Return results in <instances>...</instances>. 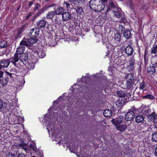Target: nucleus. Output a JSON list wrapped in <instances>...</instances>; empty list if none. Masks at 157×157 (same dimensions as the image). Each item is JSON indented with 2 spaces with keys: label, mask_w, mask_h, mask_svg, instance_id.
I'll use <instances>...</instances> for the list:
<instances>
[{
  "label": "nucleus",
  "mask_w": 157,
  "mask_h": 157,
  "mask_svg": "<svg viewBox=\"0 0 157 157\" xmlns=\"http://www.w3.org/2000/svg\"><path fill=\"white\" fill-rule=\"evenodd\" d=\"M6 157H16L15 155L11 153H9L6 155Z\"/></svg>",
  "instance_id": "603ef678"
},
{
  "label": "nucleus",
  "mask_w": 157,
  "mask_h": 157,
  "mask_svg": "<svg viewBox=\"0 0 157 157\" xmlns=\"http://www.w3.org/2000/svg\"><path fill=\"white\" fill-rule=\"evenodd\" d=\"M151 53L154 54H156V53H157V45H153L151 49Z\"/></svg>",
  "instance_id": "c9c22d12"
},
{
  "label": "nucleus",
  "mask_w": 157,
  "mask_h": 157,
  "mask_svg": "<svg viewBox=\"0 0 157 157\" xmlns=\"http://www.w3.org/2000/svg\"><path fill=\"white\" fill-rule=\"evenodd\" d=\"M126 78L130 81H133L134 78L133 75L132 74H129L126 75Z\"/></svg>",
  "instance_id": "473e14b6"
},
{
  "label": "nucleus",
  "mask_w": 157,
  "mask_h": 157,
  "mask_svg": "<svg viewBox=\"0 0 157 157\" xmlns=\"http://www.w3.org/2000/svg\"><path fill=\"white\" fill-rule=\"evenodd\" d=\"M154 126L155 128H157V121H156L154 123Z\"/></svg>",
  "instance_id": "680f3d73"
},
{
  "label": "nucleus",
  "mask_w": 157,
  "mask_h": 157,
  "mask_svg": "<svg viewBox=\"0 0 157 157\" xmlns=\"http://www.w3.org/2000/svg\"><path fill=\"white\" fill-rule=\"evenodd\" d=\"M128 63L129 65L127 66L126 69L128 71L132 72L135 68V59L133 56L129 58Z\"/></svg>",
  "instance_id": "f03ea898"
},
{
  "label": "nucleus",
  "mask_w": 157,
  "mask_h": 157,
  "mask_svg": "<svg viewBox=\"0 0 157 157\" xmlns=\"http://www.w3.org/2000/svg\"><path fill=\"white\" fill-rule=\"evenodd\" d=\"M21 70V69L20 68L16 65L14 67L10 69L9 71L13 75H15L20 72Z\"/></svg>",
  "instance_id": "f3484780"
},
{
  "label": "nucleus",
  "mask_w": 157,
  "mask_h": 157,
  "mask_svg": "<svg viewBox=\"0 0 157 157\" xmlns=\"http://www.w3.org/2000/svg\"><path fill=\"white\" fill-rule=\"evenodd\" d=\"M124 118V117L123 116H120L115 119H113L112 121L113 124L117 125L121 123L123 120Z\"/></svg>",
  "instance_id": "1a4fd4ad"
},
{
  "label": "nucleus",
  "mask_w": 157,
  "mask_h": 157,
  "mask_svg": "<svg viewBox=\"0 0 157 157\" xmlns=\"http://www.w3.org/2000/svg\"><path fill=\"white\" fill-rule=\"evenodd\" d=\"M134 83L133 81H127L125 83L126 88H130L132 87Z\"/></svg>",
  "instance_id": "7c9ffc66"
},
{
  "label": "nucleus",
  "mask_w": 157,
  "mask_h": 157,
  "mask_svg": "<svg viewBox=\"0 0 157 157\" xmlns=\"http://www.w3.org/2000/svg\"><path fill=\"white\" fill-rule=\"evenodd\" d=\"M90 8L95 12H101L104 9L105 5L100 0H91L90 2Z\"/></svg>",
  "instance_id": "f257e3e1"
},
{
  "label": "nucleus",
  "mask_w": 157,
  "mask_h": 157,
  "mask_svg": "<svg viewBox=\"0 0 157 157\" xmlns=\"http://www.w3.org/2000/svg\"><path fill=\"white\" fill-rule=\"evenodd\" d=\"M133 13H132V15L133 14V16H134L135 17H136V13L135 11L133 10Z\"/></svg>",
  "instance_id": "052dcab7"
},
{
  "label": "nucleus",
  "mask_w": 157,
  "mask_h": 157,
  "mask_svg": "<svg viewBox=\"0 0 157 157\" xmlns=\"http://www.w3.org/2000/svg\"><path fill=\"white\" fill-rule=\"evenodd\" d=\"M56 6V4L55 3H52V4H50L49 5L48 8V7H54Z\"/></svg>",
  "instance_id": "4d7b16f0"
},
{
  "label": "nucleus",
  "mask_w": 157,
  "mask_h": 157,
  "mask_svg": "<svg viewBox=\"0 0 157 157\" xmlns=\"http://www.w3.org/2000/svg\"><path fill=\"white\" fill-rule=\"evenodd\" d=\"M7 106V104L5 102H2L0 99V109L3 108H6Z\"/></svg>",
  "instance_id": "e433bc0d"
},
{
  "label": "nucleus",
  "mask_w": 157,
  "mask_h": 157,
  "mask_svg": "<svg viewBox=\"0 0 157 157\" xmlns=\"http://www.w3.org/2000/svg\"><path fill=\"white\" fill-rule=\"evenodd\" d=\"M74 9L76 10L78 14H81L83 12V9L81 7L78 6L77 9H76L75 8H74Z\"/></svg>",
  "instance_id": "f704fd0d"
},
{
  "label": "nucleus",
  "mask_w": 157,
  "mask_h": 157,
  "mask_svg": "<svg viewBox=\"0 0 157 157\" xmlns=\"http://www.w3.org/2000/svg\"><path fill=\"white\" fill-rule=\"evenodd\" d=\"M109 6L111 8H114L115 7L114 6V4L112 2H110L109 3Z\"/></svg>",
  "instance_id": "5fc2aeb1"
},
{
  "label": "nucleus",
  "mask_w": 157,
  "mask_h": 157,
  "mask_svg": "<svg viewBox=\"0 0 157 157\" xmlns=\"http://www.w3.org/2000/svg\"><path fill=\"white\" fill-rule=\"evenodd\" d=\"M19 59L18 55L15 53L14 56L9 59L11 63L16 66L17 64L16 63L18 61Z\"/></svg>",
  "instance_id": "ddd939ff"
},
{
  "label": "nucleus",
  "mask_w": 157,
  "mask_h": 157,
  "mask_svg": "<svg viewBox=\"0 0 157 157\" xmlns=\"http://www.w3.org/2000/svg\"><path fill=\"white\" fill-rule=\"evenodd\" d=\"M17 157H26L25 155L22 153H19Z\"/></svg>",
  "instance_id": "864d4df0"
},
{
  "label": "nucleus",
  "mask_w": 157,
  "mask_h": 157,
  "mask_svg": "<svg viewBox=\"0 0 157 157\" xmlns=\"http://www.w3.org/2000/svg\"><path fill=\"white\" fill-rule=\"evenodd\" d=\"M113 13L114 16L116 18L119 19L118 21L119 22H125L126 21L125 17L123 14L121 13L120 12L116 11H113Z\"/></svg>",
  "instance_id": "20e7f679"
},
{
  "label": "nucleus",
  "mask_w": 157,
  "mask_h": 157,
  "mask_svg": "<svg viewBox=\"0 0 157 157\" xmlns=\"http://www.w3.org/2000/svg\"><path fill=\"white\" fill-rule=\"evenodd\" d=\"M30 38H27V41L28 43L30 44H34L37 42L38 40L34 38V37H32L31 36H30Z\"/></svg>",
  "instance_id": "cd10ccee"
},
{
  "label": "nucleus",
  "mask_w": 157,
  "mask_h": 157,
  "mask_svg": "<svg viewBox=\"0 0 157 157\" xmlns=\"http://www.w3.org/2000/svg\"><path fill=\"white\" fill-rule=\"evenodd\" d=\"M103 115L105 117H109L112 116V112L109 109H106L104 111Z\"/></svg>",
  "instance_id": "a878e982"
},
{
  "label": "nucleus",
  "mask_w": 157,
  "mask_h": 157,
  "mask_svg": "<svg viewBox=\"0 0 157 157\" xmlns=\"http://www.w3.org/2000/svg\"><path fill=\"white\" fill-rule=\"evenodd\" d=\"M33 4V1H31L29 2V7H30Z\"/></svg>",
  "instance_id": "bf43d9fd"
},
{
  "label": "nucleus",
  "mask_w": 157,
  "mask_h": 157,
  "mask_svg": "<svg viewBox=\"0 0 157 157\" xmlns=\"http://www.w3.org/2000/svg\"><path fill=\"white\" fill-rule=\"evenodd\" d=\"M32 16V14L31 13H29L27 16H26V19H28L30 17Z\"/></svg>",
  "instance_id": "13d9d810"
},
{
  "label": "nucleus",
  "mask_w": 157,
  "mask_h": 157,
  "mask_svg": "<svg viewBox=\"0 0 157 157\" xmlns=\"http://www.w3.org/2000/svg\"><path fill=\"white\" fill-rule=\"evenodd\" d=\"M56 13L54 11H50L48 12L46 15V18L47 19H52Z\"/></svg>",
  "instance_id": "5701e85b"
},
{
  "label": "nucleus",
  "mask_w": 157,
  "mask_h": 157,
  "mask_svg": "<svg viewBox=\"0 0 157 157\" xmlns=\"http://www.w3.org/2000/svg\"><path fill=\"white\" fill-rule=\"evenodd\" d=\"M123 36L127 39L131 38L132 34L130 31L129 29H127L124 32Z\"/></svg>",
  "instance_id": "6ab92c4d"
},
{
  "label": "nucleus",
  "mask_w": 157,
  "mask_h": 157,
  "mask_svg": "<svg viewBox=\"0 0 157 157\" xmlns=\"http://www.w3.org/2000/svg\"><path fill=\"white\" fill-rule=\"evenodd\" d=\"M46 21L43 19L40 20L38 21L36 24V25L39 29L42 28L45 26L46 24Z\"/></svg>",
  "instance_id": "f8f14e48"
},
{
  "label": "nucleus",
  "mask_w": 157,
  "mask_h": 157,
  "mask_svg": "<svg viewBox=\"0 0 157 157\" xmlns=\"http://www.w3.org/2000/svg\"><path fill=\"white\" fill-rule=\"evenodd\" d=\"M7 46V42L4 40L0 42V47L3 48L6 47Z\"/></svg>",
  "instance_id": "58836bf2"
},
{
  "label": "nucleus",
  "mask_w": 157,
  "mask_h": 157,
  "mask_svg": "<svg viewBox=\"0 0 157 157\" xmlns=\"http://www.w3.org/2000/svg\"><path fill=\"white\" fill-rule=\"evenodd\" d=\"M147 117L150 120L154 122L155 120L157 119V114L153 112L151 114L148 115Z\"/></svg>",
  "instance_id": "dca6fc26"
},
{
  "label": "nucleus",
  "mask_w": 157,
  "mask_h": 157,
  "mask_svg": "<svg viewBox=\"0 0 157 157\" xmlns=\"http://www.w3.org/2000/svg\"><path fill=\"white\" fill-rule=\"evenodd\" d=\"M124 65L122 63V59L121 58H119L118 59H117L116 61H115V63L114 64V65L115 66H122Z\"/></svg>",
  "instance_id": "2f4dec72"
},
{
  "label": "nucleus",
  "mask_w": 157,
  "mask_h": 157,
  "mask_svg": "<svg viewBox=\"0 0 157 157\" xmlns=\"http://www.w3.org/2000/svg\"><path fill=\"white\" fill-rule=\"evenodd\" d=\"M35 64L33 63H29L27 65V67L29 70H31L34 69Z\"/></svg>",
  "instance_id": "4c0bfd02"
},
{
  "label": "nucleus",
  "mask_w": 157,
  "mask_h": 157,
  "mask_svg": "<svg viewBox=\"0 0 157 157\" xmlns=\"http://www.w3.org/2000/svg\"><path fill=\"white\" fill-rule=\"evenodd\" d=\"M72 3L74 4H78L82 3V0H74Z\"/></svg>",
  "instance_id": "a18cd8bd"
},
{
  "label": "nucleus",
  "mask_w": 157,
  "mask_h": 157,
  "mask_svg": "<svg viewBox=\"0 0 157 157\" xmlns=\"http://www.w3.org/2000/svg\"><path fill=\"white\" fill-rule=\"evenodd\" d=\"M54 11L56 15H62L65 11V9L64 7L60 6L55 9Z\"/></svg>",
  "instance_id": "0eeeda50"
},
{
  "label": "nucleus",
  "mask_w": 157,
  "mask_h": 157,
  "mask_svg": "<svg viewBox=\"0 0 157 157\" xmlns=\"http://www.w3.org/2000/svg\"><path fill=\"white\" fill-rule=\"evenodd\" d=\"M19 59L23 63L26 62L28 59V54L27 53H24L20 55Z\"/></svg>",
  "instance_id": "9d476101"
},
{
  "label": "nucleus",
  "mask_w": 157,
  "mask_h": 157,
  "mask_svg": "<svg viewBox=\"0 0 157 157\" xmlns=\"http://www.w3.org/2000/svg\"><path fill=\"white\" fill-rule=\"evenodd\" d=\"M147 113H148L150 112V110L148 109L147 111H146Z\"/></svg>",
  "instance_id": "338daca9"
},
{
  "label": "nucleus",
  "mask_w": 157,
  "mask_h": 157,
  "mask_svg": "<svg viewBox=\"0 0 157 157\" xmlns=\"http://www.w3.org/2000/svg\"><path fill=\"white\" fill-rule=\"evenodd\" d=\"M116 105L117 107H120L121 106L122 104V101L119 100L116 102Z\"/></svg>",
  "instance_id": "49530a36"
},
{
  "label": "nucleus",
  "mask_w": 157,
  "mask_h": 157,
  "mask_svg": "<svg viewBox=\"0 0 157 157\" xmlns=\"http://www.w3.org/2000/svg\"><path fill=\"white\" fill-rule=\"evenodd\" d=\"M30 148L33 151H36V145L35 143H32L30 144Z\"/></svg>",
  "instance_id": "79ce46f5"
},
{
  "label": "nucleus",
  "mask_w": 157,
  "mask_h": 157,
  "mask_svg": "<svg viewBox=\"0 0 157 157\" xmlns=\"http://www.w3.org/2000/svg\"><path fill=\"white\" fill-rule=\"evenodd\" d=\"M151 139L153 141L157 143V132H154L152 134Z\"/></svg>",
  "instance_id": "72a5a7b5"
},
{
  "label": "nucleus",
  "mask_w": 157,
  "mask_h": 157,
  "mask_svg": "<svg viewBox=\"0 0 157 157\" xmlns=\"http://www.w3.org/2000/svg\"><path fill=\"white\" fill-rule=\"evenodd\" d=\"M62 15V20L64 21L69 20L71 18V15L68 12L64 11Z\"/></svg>",
  "instance_id": "9b49d317"
},
{
  "label": "nucleus",
  "mask_w": 157,
  "mask_h": 157,
  "mask_svg": "<svg viewBox=\"0 0 157 157\" xmlns=\"http://www.w3.org/2000/svg\"><path fill=\"white\" fill-rule=\"evenodd\" d=\"M0 82L2 86H5L8 82V80L6 78H2L0 79Z\"/></svg>",
  "instance_id": "c85d7f7f"
},
{
  "label": "nucleus",
  "mask_w": 157,
  "mask_h": 157,
  "mask_svg": "<svg viewBox=\"0 0 157 157\" xmlns=\"http://www.w3.org/2000/svg\"><path fill=\"white\" fill-rule=\"evenodd\" d=\"M107 0H102V2H106Z\"/></svg>",
  "instance_id": "774afa93"
},
{
  "label": "nucleus",
  "mask_w": 157,
  "mask_h": 157,
  "mask_svg": "<svg viewBox=\"0 0 157 157\" xmlns=\"http://www.w3.org/2000/svg\"><path fill=\"white\" fill-rule=\"evenodd\" d=\"M116 38L117 40L120 41L121 39V35L119 33H116L115 35Z\"/></svg>",
  "instance_id": "8fccbe9b"
},
{
  "label": "nucleus",
  "mask_w": 157,
  "mask_h": 157,
  "mask_svg": "<svg viewBox=\"0 0 157 157\" xmlns=\"http://www.w3.org/2000/svg\"><path fill=\"white\" fill-rule=\"evenodd\" d=\"M145 87V83L144 82H143L140 83V89L143 90Z\"/></svg>",
  "instance_id": "09e8293b"
},
{
  "label": "nucleus",
  "mask_w": 157,
  "mask_h": 157,
  "mask_svg": "<svg viewBox=\"0 0 157 157\" xmlns=\"http://www.w3.org/2000/svg\"><path fill=\"white\" fill-rule=\"evenodd\" d=\"M10 61L9 59H2L0 60V69L7 67L10 65Z\"/></svg>",
  "instance_id": "423d86ee"
},
{
  "label": "nucleus",
  "mask_w": 157,
  "mask_h": 157,
  "mask_svg": "<svg viewBox=\"0 0 157 157\" xmlns=\"http://www.w3.org/2000/svg\"><path fill=\"white\" fill-rule=\"evenodd\" d=\"M25 49V47L24 46H20L17 48V50L15 54L20 55L22 53H24V52Z\"/></svg>",
  "instance_id": "2eb2a0df"
},
{
  "label": "nucleus",
  "mask_w": 157,
  "mask_h": 157,
  "mask_svg": "<svg viewBox=\"0 0 157 157\" xmlns=\"http://www.w3.org/2000/svg\"><path fill=\"white\" fill-rule=\"evenodd\" d=\"M125 124L124 125H126V128L129 126L130 124L131 123V121H127L126 120L124 122Z\"/></svg>",
  "instance_id": "3c124183"
},
{
  "label": "nucleus",
  "mask_w": 157,
  "mask_h": 157,
  "mask_svg": "<svg viewBox=\"0 0 157 157\" xmlns=\"http://www.w3.org/2000/svg\"><path fill=\"white\" fill-rule=\"evenodd\" d=\"M47 7L44 6L41 8L39 10L34 16V18H36L37 17L40 16L41 14L43 13L45 10H47Z\"/></svg>",
  "instance_id": "a211bd4d"
},
{
  "label": "nucleus",
  "mask_w": 157,
  "mask_h": 157,
  "mask_svg": "<svg viewBox=\"0 0 157 157\" xmlns=\"http://www.w3.org/2000/svg\"><path fill=\"white\" fill-rule=\"evenodd\" d=\"M37 55L40 58H44L45 56V52L43 50H40L37 52Z\"/></svg>",
  "instance_id": "c756f323"
},
{
  "label": "nucleus",
  "mask_w": 157,
  "mask_h": 157,
  "mask_svg": "<svg viewBox=\"0 0 157 157\" xmlns=\"http://www.w3.org/2000/svg\"><path fill=\"white\" fill-rule=\"evenodd\" d=\"M71 3L68 1L64 2V4L66 5V7L67 12L70 11L71 10L73 9V5Z\"/></svg>",
  "instance_id": "412c9836"
},
{
  "label": "nucleus",
  "mask_w": 157,
  "mask_h": 157,
  "mask_svg": "<svg viewBox=\"0 0 157 157\" xmlns=\"http://www.w3.org/2000/svg\"><path fill=\"white\" fill-rule=\"evenodd\" d=\"M27 38L25 37L21 41L20 43V45L24 46H29V44H28Z\"/></svg>",
  "instance_id": "bb28decb"
},
{
  "label": "nucleus",
  "mask_w": 157,
  "mask_h": 157,
  "mask_svg": "<svg viewBox=\"0 0 157 157\" xmlns=\"http://www.w3.org/2000/svg\"><path fill=\"white\" fill-rule=\"evenodd\" d=\"M144 119V118L143 115H139L136 116L135 117V120L138 123L142 122Z\"/></svg>",
  "instance_id": "393cba45"
},
{
  "label": "nucleus",
  "mask_w": 157,
  "mask_h": 157,
  "mask_svg": "<svg viewBox=\"0 0 157 157\" xmlns=\"http://www.w3.org/2000/svg\"><path fill=\"white\" fill-rule=\"evenodd\" d=\"M144 98L149 99H153L154 98V97L152 95L148 94L142 97Z\"/></svg>",
  "instance_id": "ea45409f"
},
{
  "label": "nucleus",
  "mask_w": 157,
  "mask_h": 157,
  "mask_svg": "<svg viewBox=\"0 0 157 157\" xmlns=\"http://www.w3.org/2000/svg\"><path fill=\"white\" fill-rule=\"evenodd\" d=\"M5 73L7 75V77H10V78H13L12 75H13L12 73L11 72H9L7 71H5Z\"/></svg>",
  "instance_id": "de8ad7c7"
},
{
  "label": "nucleus",
  "mask_w": 157,
  "mask_h": 157,
  "mask_svg": "<svg viewBox=\"0 0 157 157\" xmlns=\"http://www.w3.org/2000/svg\"><path fill=\"white\" fill-rule=\"evenodd\" d=\"M117 94L120 97H128V98L130 97V94L129 93H127L121 90L117 91Z\"/></svg>",
  "instance_id": "4468645a"
},
{
  "label": "nucleus",
  "mask_w": 157,
  "mask_h": 157,
  "mask_svg": "<svg viewBox=\"0 0 157 157\" xmlns=\"http://www.w3.org/2000/svg\"><path fill=\"white\" fill-rule=\"evenodd\" d=\"M136 109L135 108H133L129 110L125 115L126 120L131 121L134 119L135 117V113L134 111H135Z\"/></svg>",
  "instance_id": "7ed1b4c3"
},
{
  "label": "nucleus",
  "mask_w": 157,
  "mask_h": 157,
  "mask_svg": "<svg viewBox=\"0 0 157 157\" xmlns=\"http://www.w3.org/2000/svg\"><path fill=\"white\" fill-rule=\"evenodd\" d=\"M69 1L71 3H73V2L74 1V0H69Z\"/></svg>",
  "instance_id": "69168bd1"
},
{
  "label": "nucleus",
  "mask_w": 157,
  "mask_h": 157,
  "mask_svg": "<svg viewBox=\"0 0 157 157\" xmlns=\"http://www.w3.org/2000/svg\"><path fill=\"white\" fill-rule=\"evenodd\" d=\"M118 31L119 32L122 33L123 31L125 29V28L123 25H120L118 27Z\"/></svg>",
  "instance_id": "a19ab883"
},
{
  "label": "nucleus",
  "mask_w": 157,
  "mask_h": 157,
  "mask_svg": "<svg viewBox=\"0 0 157 157\" xmlns=\"http://www.w3.org/2000/svg\"><path fill=\"white\" fill-rule=\"evenodd\" d=\"M25 27V25H23L19 29L17 33V34L15 36L16 38L17 39L21 36V35L22 32L24 31V29Z\"/></svg>",
  "instance_id": "4be33fe9"
},
{
  "label": "nucleus",
  "mask_w": 157,
  "mask_h": 157,
  "mask_svg": "<svg viewBox=\"0 0 157 157\" xmlns=\"http://www.w3.org/2000/svg\"><path fill=\"white\" fill-rule=\"evenodd\" d=\"M35 7L34 8L33 10L35 11L39 9L40 7V5L38 3L35 4Z\"/></svg>",
  "instance_id": "c03bdc74"
},
{
  "label": "nucleus",
  "mask_w": 157,
  "mask_h": 157,
  "mask_svg": "<svg viewBox=\"0 0 157 157\" xmlns=\"http://www.w3.org/2000/svg\"><path fill=\"white\" fill-rule=\"evenodd\" d=\"M128 5L131 9L133 10L134 9V6L131 0H129V2L128 3Z\"/></svg>",
  "instance_id": "37998d69"
},
{
  "label": "nucleus",
  "mask_w": 157,
  "mask_h": 157,
  "mask_svg": "<svg viewBox=\"0 0 157 157\" xmlns=\"http://www.w3.org/2000/svg\"><path fill=\"white\" fill-rule=\"evenodd\" d=\"M10 107L11 108V109H14L13 106L12 105L11 103L10 104Z\"/></svg>",
  "instance_id": "e2e57ef3"
},
{
  "label": "nucleus",
  "mask_w": 157,
  "mask_h": 157,
  "mask_svg": "<svg viewBox=\"0 0 157 157\" xmlns=\"http://www.w3.org/2000/svg\"><path fill=\"white\" fill-rule=\"evenodd\" d=\"M155 154L156 156H157V146L156 147L155 150Z\"/></svg>",
  "instance_id": "0e129e2a"
},
{
  "label": "nucleus",
  "mask_w": 157,
  "mask_h": 157,
  "mask_svg": "<svg viewBox=\"0 0 157 157\" xmlns=\"http://www.w3.org/2000/svg\"><path fill=\"white\" fill-rule=\"evenodd\" d=\"M155 72V68L154 66L150 65L147 68V72L150 75H153Z\"/></svg>",
  "instance_id": "b1692460"
},
{
  "label": "nucleus",
  "mask_w": 157,
  "mask_h": 157,
  "mask_svg": "<svg viewBox=\"0 0 157 157\" xmlns=\"http://www.w3.org/2000/svg\"><path fill=\"white\" fill-rule=\"evenodd\" d=\"M124 51L128 56H130L133 54L134 50L132 47L131 45H128L125 48Z\"/></svg>",
  "instance_id": "6e6552de"
},
{
  "label": "nucleus",
  "mask_w": 157,
  "mask_h": 157,
  "mask_svg": "<svg viewBox=\"0 0 157 157\" xmlns=\"http://www.w3.org/2000/svg\"><path fill=\"white\" fill-rule=\"evenodd\" d=\"M116 128L119 131L122 132L124 131L126 128V125L124 124L118 125L116 126Z\"/></svg>",
  "instance_id": "aec40b11"
},
{
  "label": "nucleus",
  "mask_w": 157,
  "mask_h": 157,
  "mask_svg": "<svg viewBox=\"0 0 157 157\" xmlns=\"http://www.w3.org/2000/svg\"><path fill=\"white\" fill-rule=\"evenodd\" d=\"M40 29L37 27L34 28L32 29L30 31L29 36L32 37L36 38L37 37L39 33Z\"/></svg>",
  "instance_id": "39448f33"
},
{
  "label": "nucleus",
  "mask_w": 157,
  "mask_h": 157,
  "mask_svg": "<svg viewBox=\"0 0 157 157\" xmlns=\"http://www.w3.org/2000/svg\"><path fill=\"white\" fill-rule=\"evenodd\" d=\"M152 64L153 65L152 66H154L155 68H157V60L155 62H152Z\"/></svg>",
  "instance_id": "6e6d98bb"
}]
</instances>
